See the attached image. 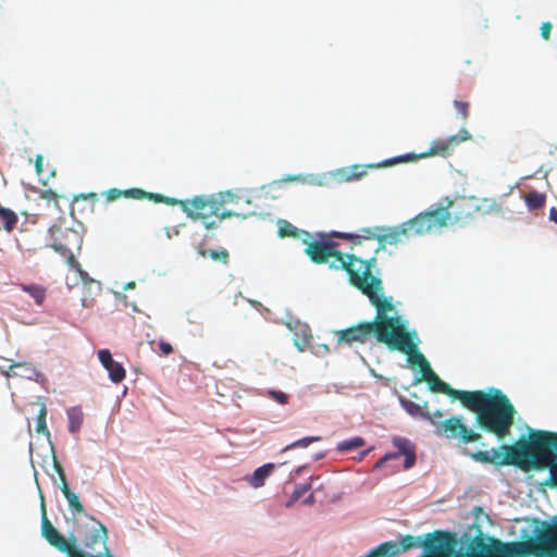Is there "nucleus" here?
I'll list each match as a JSON object with an SVG mask.
<instances>
[{
  "mask_svg": "<svg viewBox=\"0 0 557 557\" xmlns=\"http://www.w3.org/2000/svg\"><path fill=\"white\" fill-rule=\"evenodd\" d=\"M430 389L458 399L463 407L475 413L476 425L498 440L510 434L517 413L509 398L498 388L484 391H458L442 381L431 369L423 375Z\"/></svg>",
  "mask_w": 557,
  "mask_h": 557,
  "instance_id": "nucleus-1",
  "label": "nucleus"
},
{
  "mask_svg": "<svg viewBox=\"0 0 557 557\" xmlns=\"http://www.w3.org/2000/svg\"><path fill=\"white\" fill-rule=\"evenodd\" d=\"M474 461L498 467L515 466L521 469H549L546 484L557 487V433L533 431L529 438L520 437L512 445L469 453Z\"/></svg>",
  "mask_w": 557,
  "mask_h": 557,
  "instance_id": "nucleus-2",
  "label": "nucleus"
},
{
  "mask_svg": "<svg viewBox=\"0 0 557 557\" xmlns=\"http://www.w3.org/2000/svg\"><path fill=\"white\" fill-rule=\"evenodd\" d=\"M376 265V258L371 257L364 262H360L361 270L351 274L350 284L366 295L370 302L375 307L376 314L373 323L379 327L381 336L385 334L399 347V351L411 349L412 344L409 341V331L407 321L400 317H389L387 313L394 311L392 297L384 296L382 280L372 273Z\"/></svg>",
  "mask_w": 557,
  "mask_h": 557,
  "instance_id": "nucleus-3",
  "label": "nucleus"
},
{
  "mask_svg": "<svg viewBox=\"0 0 557 557\" xmlns=\"http://www.w3.org/2000/svg\"><path fill=\"white\" fill-rule=\"evenodd\" d=\"M321 238L308 243L305 248V253L310 258L313 263L322 264L333 258L330 267L335 270H345L351 281V274L357 273L361 270L360 262H364L361 258H358L354 253L344 255L337 247L338 244L331 240V237L350 239L352 243L360 244V237L358 235L349 233L332 232L330 234H321Z\"/></svg>",
  "mask_w": 557,
  "mask_h": 557,
  "instance_id": "nucleus-4",
  "label": "nucleus"
},
{
  "mask_svg": "<svg viewBox=\"0 0 557 557\" xmlns=\"http://www.w3.org/2000/svg\"><path fill=\"white\" fill-rule=\"evenodd\" d=\"M441 410L426 412L423 418L434 426V434L448 441H457L461 444L474 443L481 440L482 435L470 429L462 416H450L443 419Z\"/></svg>",
  "mask_w": 557,
  "mask_h": 557,
  "instance_id": "nucleus-5",
  "label": "nucleus"
},
{
  "mask_svg": "<svg viewBox=\"0 0 557 557\" xmlns=\"http://www.w3.org/2000/svg\"><path fill=\"white\" fill-rule=\"evenodd\" d=\"M164 203L178 205L183 212L194 221H201L207 230L218 226V223L210 220L220 211L219 200L214 196H196L193 199H172L163 197Z\"/></svg>",
  "mask_w": 557,
  "mask_h": 557,
  "instance_id": "nucleus-6",
  "label": "nucleus"
},
{
  "mask_svg": "<svg viewBox=\"0 0 557 557\" xmlns=\"http://www.w3.org/2000/svg\"><path fill=\"white\" fill-rule=\"evenodd\" d=\"M470 139L471 134L469 133V131L466 128H461L458 131L457 134L451 135L447 138H436L432 140L430 144V148L424 152H421L419 154L406 153L403 156H398L383 161L381 165L389 166L400 162L416 161L418 159H424L435 156L447 158L454 152L458 145Z\"/></svg>",
  "mask_w": 557,
  "mask_h": 557,
  "instance_id": "nucleus-7",
  "label": "nucleus"
},
{
  "mask_svg": "<svg viewBox=\"0 0 557 557\" xmlns=\"http://www.w3.org/2000/svg\"><path fill=\"white\" fill-rule=\"evenodd\" d=\"M338 344L352 345L354 343L366 344L371 337H375L379 343L386 345L389 350L399 351V347L385 334V337L379 333V327L370 322H361L345 330L336 331Z\"/></svg>",
  "mask_w": 557,
  "mask_h": 557,
  "instance_id": "nucleus-8",
  "label": "nucleus"
},
{
  "mask_svg": "<svg viewBox=\"0 0 557 557\" xmlns=\"http://www.w3.org/2000/svg\"><path fill=\"white\" fill-rule=\"evenodd\" d=\"M406 222L412 236H422L446 226L449 223V214L442 203H438Z\"/></svg>",
  "mask_w": 557,
  "mask_h": 557,
  "instance_id": "nucleus-9",
  "label": "nucleus"
},
{
  "mask_svg": "<svg viewBox=\"0 0 557 557\" xmlns=\"http://www.w3.org/2000/svg\"><path fill=\"white\" fill-rule=\"evenodd\" d=\"M41 510H42L41 535L45 537V540L51 546L57 548L59 552L66 554L67 557H98V556L87 555V554L81 552L77 548L75 536L65 539L61 533H59V531L52 525V523L49 521V519L47 517L46 508H45V500H44L42 495H41ZM107 557H113V556L108 554Z\"/></svg>",
  "mask_w": 557,
  "mask_h": 557,
  "instance_id": "nucleus-10",
  "label": "nucleus"
},
{
  "mask_svg": "<svg viewBox=\"0 0 557 557\" xmlns=\"http://www.w3.org/2000/svg\"><path fill=\"white\" fill-rule=\"evenodd\" d=\"M441 203L449 214V222L461 226L473 221L479 208L478 198L475 197L460 196L454 199L446 197Z\"/></svg>",
  "mask_w": 557,
  "mask_h": 557,
  "instance_id": "nucleus-11",
  "label": "nucleus"
},
{
  "mask_svg": "<svg viewBox=\"0 0 557 557\" xmlns=\"http://www.w3.org/2000/svg\"><path fill=\"white\" fill-rule=\"evenodd\" d=\"M455 536L449 532L435 531L429 533L422 547L430 557H448L455 548Z\"/></svg>",
  "mask_w": 557,
  "mask_h": 557,
  "instance_id": "nucleus-12",
  "label": "nucleus"
},
{
  "mask_svg": "<svg viewBox=\"0 0 557 557\" xmlns=\"http://www.w3.org/2000/svg\"><path fill=\"white\" fill-rule=\"evenodd\" d=\"M394 447L397 448L396 453H387L382 458H380L374 465V469L382 468L385 462L392 459H397L400 456L405 457L404 469L408 470L412 468L416 463V446L407 438L395 436L392 441Z\"/></svg>",
  "mask_w": 557,
  "mask_h": 557,
  "instance_id": "nucleus-13",
  "label": "nucleus"
},
{
  "mask_svg": "<svg viewBox=\"0 0 557 557\" xmlns=\"http://www.w3.org/2000/svg\"><path fill=\"white\" fill-rule=\"evenodd\" d=\"M418 541L413 535H405L399 543L384 542L370 552L366 557H394L399 553L407 552L418 546Z\"/></svg>",
  "mask_w": 557,
  "mask_h": 557,
  "instance_id": "nucleus-14",
  "label": "nucleus"
},
{
  "mask_svg": "<svg viewBox=\"0 0 557 557\" xmlns=\"http://www.w3.org/2000/svg\"><path fill=\"white\" fill-rule=\"evenodd\" d=\"M539 557H557V522L548 525L537 537Z\"/></svg>",
  "mask_w": 557,
  "mask_h": 557,
  "instance_id": "nucleus-15",
  "label": "nucleus"
},
{
  "mask_svg": "<svg viewBox=\"0 0 557 557\" xmlns=\"http://www.w3.org/2000/svg\"><path fill=\"white\" fill-rule=\"evenodd\" d=\"M103 196L106 197L107 201H110V202L115 201V200L120 199L121 197L133 198V199L148 198V199L154 200L156 202L163 201L162 195L147 193L140 188H131V189H125V190H122L119 188H110L103 194Z\"/></svg>",
  "mask_w": 557,
  "mask_h": 557,
  "instance_id": "nucleus-16",
  "label": "nucleus"
},
{
  "mask_svg": "<svg viewBox=\"0 0 557 557\" xmlns=\"http://www.w3.org/2000/svg\"><path fill=\"white\" fill-rule=\"evenodd\" d=\"M98 358L103 368L109 372L112 382L120 383L125 379V369L123 366L113 360L110 350L101 349L98 351Z\"/></svg>",
  "mask_w": 557,
  "mask_h": 557,
  "instance_id": "nucleus-17",
  "label": "nucleus"
},
{
  "mask_svg": "<svg viewBox=\"0 0 557 557\" xmlns=\"http://www.w3.org/2000/svg\"><path fill=\"white\" fill-rule=\"evenodd\" d=\"M412 237L410 230H408L407 222L389 228L385 234L379 237L381 246L398 245Z\"/></svg>",
  "mask_w": 557,
  "mask_h": 557,
  "instance_id": "nucleus-18",
  "label": "nucleus"
},
{
  "mask_svg": "<svg viewBox=\"0 0 557 557\" xmlns=\"http://www.w3.org/2000/svg\"><path fill=\"white\" fill-rule=\"evenodd\" d=\"M417 339V332L416 331H409V341L411 342L412 346L411 349H407L405 351H401L403 354H406L408 356V359L412 366H417L420 369V372L422 373V376L428 372V370H431V366L429 361L425 359V357L418 351V344L416 342Z\"/></svg>",
  "mask_w": 557,
  "mask_h": 557,
  "instance_id": "nucleus-19",
  "label": "nucleus"
},
{
  "mask_svg": "<svg viewBox=\"0 0 557 557\" xmlns=\"http://www.w3.org/2000/svg\"><path fill=\"white\" fill-rule=\"evenodd\" d=\"M5 375L8 377L20 376L32 380L38 375V372L36 370V367L30 362H13L9 366Z\"/></svg>",
  "mask_w": 557,
  "mask_h": 557,
  "instance_id": "nucleus-20",
  "label": "nucleus"
},
{
  "mask_svg": "<svg viewBox=\"0 0 557 557\" xmlns=\"http://www.w3.org/2000/svg\"><path fill=\"white\" fill-rule=\"evenodd\" d=\"M513 544H505L496 541L491 547L483 552L480 557H513L516 554Z\"/></svg>",
  "mask_w": 557,
  "mask_h": 557,
  "instance_id": "nucleus-21",
  "label": "nucleus"
},
{
  "mask_svg": "<svg viewBox=\"0 0 557 557\" xmlns=\"http://www.w3.org/2000/svg\"><path fill=\"white\" fill-rule=\"evenodd\" d=\"M478 213L482 215L503 214L505 210L503 201L493 198L478 199Z\"/></svg>",
  "mask_w": 557,
  "mask_h": 557,
  "instance_id": "nucleus-22",
  "label": "nucleus"
},
{
  "mask_svg": "<svg viewBox=\"0 0 557 557\" xmlns=\"http://www.w3.org/2000/svg\"><path fill=\"white\" fill-rule=\"evenodd\" d=\"M20 288L28 294L37 306H42L47 297V288L39 284H20Z\"/></svg>",
  "mask_w": 557,
  "mask_h": 557,
  "instance_id": "nucleus-23",
  "label": "nucleus"
},
{
  "mask_svg": "<svg viewBox=\"0 0 557 557\" xmlns=\"http://www.w3.org/2000/svg\"><path fill=\"white\" fill-rule=\"evenodd\" d=\"M274 467L273 463H265L257 468L248 479L249 484L256 488L263 486L265 479L272 473Z\"/></svg>",
  "mask_w": 557,
  "mask_h": 557,
  "instance_id": "nucleus-24",
  "label": "nucleus"
},
{
  "mask_svg": "<svg viewBox=\"0 0 557 557\" xmlns=\"http://www.w3.org/2000/svg\"><path fill=\"white\" fill-rule=\"evenodd\" d=\"M61 491H62L64 497L66 498L70 507L75 512L83 513L84 512V506L79 502L78 496L70 490V486H69L67 482H64V484H61Z\"/></svg>",
  "mask_w": 557,
  "mask_h": 557,
  "instance_id": "nucleus-25",
  "label": "nucleus"
},
{
  "mask_svg": "<svg viewBox=\"0 0 557 557\" xmlns=\"http://www.w3.org/2000/svg\"><path fill=\"white\" fill-rule=\"evenodd\" d=\"M0 221L5 231L12 232L15 228L18 219L14 211L0 206Z\"/></svg>",
  "mask_w": 557,
  "mask_h": 557,
  "instance_id": "nucleus-26",
  "label": "nucleus"
},
{
  "mask_svg": "<svg viewBox=\"0 0 557 557\" xmlns=\"http://www.w3.org/2000/svg\"><path fill=\"white\" fill-rule=\"evenodd\" d=\"M67 418H69V431L71 433H76L82 424H83V412L78 408H70L67 410Z\"/></svg>",
  "mask_w": 557,
  "mask_h": 557,
  "instance_id": "nucleus-27",
  "label": "nucleus"
},
{
  "mask_svg": "<svg viewBox=\"0 0 557 557\" xmlns=\"http://www.w3.org/2000/svg\"><path fill=\"white\" fill-rule=\"evenodd\" d=\"M199 255L202 257H210L212 260L218 261L222 264H228L230 255L228 251L224 248L220 250L215 249H200Z\"/></svg>",
  "mask_w": 557,
  "mask_h": 557,
  "instance_id": "nucleus-28",
  "label": "nucleus"
},
{
  "mask_svg": "<svg viewBox=\"0 0 557 557\" xmlns=\"http://www.w3.org/2000/svg\"><path fill=\"white\" fill-rule=\"evenodd\" d=\"M366 442L360 436H355L339 442L336 449L341 453H347L364 446Z\"/></svg>",
  "mask_w": 557,
  "mask_h": 557,
  "instance_id": "nucleus-29",
  "label": "nucleus"
},
{
  "mask_svg": "<svg viewBox=\"0 0 557 557\" xmlns=\"http://www.w3.org/2000/svg\"><path fill=\"white\" fill-rule=\"evenodd\" d=\"M525 203L530 210H537L545 205L546 197L539 191H530L524 197Z\"/></svg>",
  "mask_w": 557,
  "mask_h": 557,
  "instance_id": "nucleus-30",
  "label": "nucleus"
},
{
  "mask_svg": "<svg viewBox=\"0 0 557 557\" xmlns=\"http://www.w3.org/2000/svg\"><path fill=\"white\" fill-rule=\"evenodd\" d=\"M321 440H322L321 436H306V437H302L300 440H297V441L293 442L289 445H286L282 449V453H285L287 450L295 449V448H307L312 443L320 442Z\"/></svg>",
  "mask_w": 557,
  "mask_h": 557,
  "instance_id": "nucleus-31",
  "label": "nucleus"
},
{
  "mask_svg": "<svg viewBox=\"0 0 557 557\" xmlns=\"http://www.w3.org/2000/svg\"><path fill=\"white\" fill-rule=\"evenodd\" d=\"M220 200H219V203H220V207L223 206V205H226V203H235V205H238L240 200H244L247 205H250L251 201L250 199L248 198H243L240 195L238 194H235L233 191H225V193H221L220 194Z\"/></svg>",
  "mask_w": 557,
  "mask_h": 557,
  "instance_id": "nucleus-32",
  "label": "nucleus"
},
{
  "mask_svg": "<svg viewBox=\"0 0 557 557\" xmlns=\"http://www.w3.org/2000/svg\"><path fill=\"white\" fill-rule=\"evenodd\" d=\"M298 230L292 223L286 220L278 221V236L284 237H297Z\"/></svg>",
  "mask_w": 557,
  "mask_h": 557,
  "instance_id": "nucleus-33",
  "label": "nucleus"
},
{
  "mask_svg": "<svg viewBox=\"0 0 557 557\" xmlns=\"http://www.w3.org/2000/svg\"><path fill=\"white\" fill-rule=\"evenodd\" d=\"M46 417H47V408H46L45 404H41L39 412L37 414L36 432L39 434L49 435Z\"/></svg>",
  "mask_w": 557,
  "mask_h": 557,
  "instance_id": "nucleus-34",
  "label": "nucleus"
},
{
  "mask_svg": "<svg viewBox=\"0 0 557 557\" xmlns=\"http://www.w3.org/2000/svg\"><path fill=\"white\" fill-rule=\"evenodd\" d=\"M255 214V211H246V212H239V211H231V210H224L222 212H218V215H214L218 219V222L223 221L224 219L236 216L240 219H247Z\"/></svg>",
  "mask_w": 557,
  "mask_h": 557,
  "instance_id": "nucleus-35",
  "label": "nucleus"
},
{
  "mask_svg": "<svg viewBox=\"0 0 557 557\" xmlns=\"http://www.w3.org/2000/svg\"><path fill=\"white\" fill-rule=\"evenodd\" d=\"M454 107L462 121H466L469 117L470 103L468 101L455 100Z\"/></svg>",
  "mask_w": 557,
  "mask_h": 557,
  "instance_id": "nucleus-36",
  "label": "nucleus"
},
{
  "mask_svg": "<svg viewBox=\"0 0 557 557\" xmlns=\"http://www.w3.org/2000/svg\"><path fill=\"white\" fill-rule=\"evenodd\" d=\"M310 488H311V484L310 483L297 485L296 488L294 490L293 494H292L290 503L298 500Z\"/></svg>",
  "mask_w": 557,
  "mask_h": 557,
  "instance_id": "nucleus-37",
  "label": "nucleus"
},
{
  "mask_svg": "<svg viewBox=\"0 0 557 557\" xmlns=\"http://www.w3.org/2000/svg\"><path fill=\"white\" fill-rule=\"evenodd\" d=\"M405 409L412 416L420 414L423 418V414L430 412L429 410L421 411V407L413 401H404L403 403Z\"/></svg>",
  "mask_w": 557,
  "mask_h": 557,
  "instance_id": "nucleus-38",
  "label": "nucleus"
},
{
  "mask_svg": "<svg viewBox=\"0 0 557 557\" xmlns=\"http://www.w3.org/2000/svg\"><path fill=\"white\" fill-rule=\"evenodd\" d=\"M271 397L281 405L287 404L288 395L281 391H271Z\"/></svg>",
  "mask_w": 557,
  "mask_h": 557,
  "instance_id": "nucleus-39",
  "label": "nucleus"
},
{
  "mask_svg": "<svg viewBox=\"0 0 557 557\" xmlns=\"http://www.w3.org/2000/svg\"><path fill=\"white\" fill-rule=\"evenodd\" d=\"M53 467H54V470L57 471V473L59 474L61 483L64 484V482H67L64 469L62 468L61 463L58 461L54 454H53Z\"/></svg>",
  "mask_w": 557,
  "mask_h": 557,
  "instance_id": "nucleus-40",
  "label": "nucleus"
},
{
  "mask_svg": "<svg viewBox=\"0 0 557 557\" xmlns=\"http://www.w3.org/2000/svg\"><path fill=\"white\" fill-rule=\"evenodd\" d=\"M553 25L550 22H544L541 25V36L544 40H548L550 38Z\"/></svg>",
  "mask_w": 557,
  "mask_h": 557,
  "instance_id": "nucleus-41",
  "label": "nucleus"
},
{
  "mask_svg": "<svg viewBox=\"0 0 557 557\" xmlns=\"http://www.w3.org/2000/svg\"><path fill=\"white\" fill-rule=\"evenodd\" d=\"M41 198L48 201H53L55 205L59 202V195L51 189L42 191Z\"/></svg>",
  "mask_w": 557,
  "mask_h": 557,
  "instance_id": "nucleus-42",
  "label": "nucleus"
},
{
  "mask_svg": "<svg viewBox=\"0 0 557 557\" xmlns=\"http://www.w3.org/2000/svg\"><path fill=\"white\" fill-rule=\"evenodd\" d=\"M159 349L164 356H169L170 354L173 352L172 345L163 339L159 342Z\"/></svg>",
  "mask_w": 557,
  "mask_h": 557,
  "instance_id": "nucleus-43",
  "label": "nucleus"
},
{
  "mask_svg": "<svg viewBox=\"0 0 557 557\" xmlns=\"http://www.w3.org/2000/svg\"><path fill=\"white\" fill-rule=\"evenodd\" d=\"M42 162H44V158H42V156H41V154H38V156L36 157V161H35V169H36V173H37L38 175H40V174L42 173V171H44V169H42Z\"/></svg>",
  "mask_w": 557,
  "mask_h": 557,
  "instance_id": "nucleus-44",
  "label": "nucleus"
},
{
  "mask_svg": "<svg viewBox=\"0 0 557 557\" xmlns=\"http://www.w3.org/2000/svg\"><path fill=\"white\" fill-rule=\"evenodd\" d=\"M88 198H90V199H92V200H96L97 195H96L95 193H90V194H88V195L79 194V195L74 196V201H75V202H77V201H78V200H81V199H84V200H85V199H88Z\"/></svg>",
  "mask_w": 557,
  "mask_h": 557,
  "instance_id": "nucleus-45",
  "label": "nucleus"
},
{
  "mask_svg": "<svg viewBox=\"0 0 557 557\" xmlns=\"http://www.w3.org/2000/svg\"><path fill=\"white\" fill-rule=\"evenodd\" d=\"M549 219L552 221H554L555 223H557V207L556 208L555 207L550 208V210H549Z\"/></svg>",
  "mask_w": 557,
  "mask_h": 557,
  "instance_id": "nucleus-46",
  "label": "nucleus"
},
{
  "mask_svg": "<svg viewBox=\"0 0 557 557\" xmlns=\"http://www.w3.org/2000/svg\"><path fill=\"white\" fill-rule=\"evenodd\" d=\"M69 263L72 265V267H79V263L76 261V259L74 258V256H70L69 258Z\"/></svg>",
  "mask_w": 557,
  "mask_h": 557,
  "instance_id": "nucleus-47",
  "label": "nucleus"
},
{
  "mask_svg": "<svg viewBox=\"0 0 557 557\" xmlns=\"http://www.w3.org/2000/svg\"><path fill=\"white\" fill-rule=\"evenodd\" d=\"M369 451H370V449L363 450V451L360 454V458H359V459L364 458V457L369 454Z\"/></svg>",
  "mask_w": 557,
  "mask_h": 557,
  "instance_id": "nucleus-48",
  "label": "nucleus"
},
{
  "mask_svg": "<svg viewBox=\"0 0 557 557\" xmlns=\"http://www.w3.org/2000/svg\"><path fill=\"white\" fill-rule=\"evenodd\" d=\"M133 287H135V283H134V282H131V283H128V284L126 285V287H125V288H126V289H128V288H133Z\"/></svg>",
  "mask_w": 557,
  "mask_h": 557,
  "instance_id": "nucleus-49",
  "label": "nucleus"
},
{
  "mask_svg": "<svg viewBox=\"0 0 557 557\" xmlns=\"http://www.w3.org/2000/svg\"><path fill=\"white\" fill-rule=\"evenodd\" d=\"M100 528L103 533V536L107 537V529L102 524L100 525Z\"/></svg>",
  "mask_w": 557,
  "mask_h": 557,
  "instance_id": "nucleus-50",
  "label": "nucleus"
},
{
  "mask_svg": "<svg viewBox=\"0 0 557 557\" xmlns=\"http://www.w3.org/2000/svg\"><path fill=\"white\" fill-rule=\"evenodd\" d=\"M361 175H362L361 173H360V174H356V173H354V174H351V176H350V177H352V178H359V177H361Z\"/></svg>",
  "mask_w": 557,
  "mask_h": 557,
  "instance_id": "nucleus-51",
  "label": "nucleus"
},
{
  "mask_svg": "<svg viewBox=\"0 0 557 557\" xmlns=\"http://www.w3.org/2000/svg\"><path fill=\"white\" fill-rule=\"evenodd\" d=\"M367 233L369 234V235L367 236V238H371V237H372V233H371V231L367 230Z\"/></svg>",
  "mask_w": 557,
  "mask_h": 557,
  "instance_id": "nucleus-52",
  "label": "nucleus"
},
{
  "mask_svg": "<svg viewBox=\"0 0 557 557\" xmlns=\"http://www.w3.org/2000/svg\"><path fill=\"white\" fill-rule=\"evenodd\" d=\"M312 498H313V495L311 494V495L309 496V498H308V500H307V502H311V500H312Z\"/></svg>",
  "mask_w": 557,
  "mask_h": 557,
  "instance_id": "nucleus-53",
  "label": "nucleus"
},
{
  "mask_svg": "<svg viewBox=\"0 0 557 557\" xmlns=\"http://www.w3.org/2000/svg\"><path fill=\"white\" fill-rule=\"evenodd\" d=\"M296 472H297V473L302 472V468H298Z\"/></svg>",
  "mask_w": 557,
  "mask_h": 557,
  "instance_id": "nucleus-54",
  "label": "nucleus"
}]
</instances>
